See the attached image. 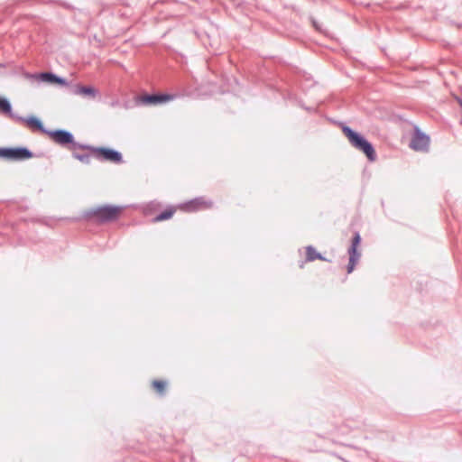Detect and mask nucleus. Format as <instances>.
<instances>
[{
    "instance_id": "1",
    "label": "nucleus",
    "mask_w": 462,
    "mask_h": 462,
    "mask_svg": "<svg viewBox=\"0 0 462 462\" xmlns=\"http://www.w3.org/2000/svg\"><path fill=\"white\" fill-rule=\"evenodd\" d=\"M342 132L353 147L364 152L370 162L376 160V152L373 144L368 142L362 134L354 131L347 125L342 126Z\"/></svg>"
},
{
    "instance_id": "2",
    "label": "nucleus",
    "mask_w": 462,
    "mask_h": 462,
    "mask_svg": "<svg viewBox=\"0 0 462 462\" xmlns=\"http://www.w3.org/2000/svg\"><path fill=\"white\" fill-rule=\"evenodd\" d=\"M121 210V207L105 205L89 209L85 213V217L87 218H94L100 223H106L116 220Z\"/></svg>"
},
{
    "instance_id": "3",
    "label": "nucleus",
    "mask_w": 462,
    "mask_h": 462,
    "mask_svg": "<svg viewBox=\"0 0 462 462\" xmlns=\"http://www.w3.org/2000/svg\"><path fill=\"white\" fill-rule=\"evenodd\" d=\"M80 149L91 152L94 157L100 162H109L116 164H120L124 162L122 153L112 148L96 147L87 144L80 145Z\"/></svg>"
},
{
    "instance_id": "4",
    "label": "nucleus",
    "mask_w": 462,
    "mask_h": 462,
    "mask_svg": "<svg viewBox=\"0 0 462 462\" xmlns=\"http://www.w3.org/2000/svg\"><path fill=\"white\" fill-rule=\"evenodd\" d=\"M47 135H49L54 143L72 150L80 149V145H86L85 143L75 142L74 135L68 130H49Z\"/></svg>"
},
{
    "instance_id": "5",
    "label": "nucleus",
    "mask_w": 462,
    "mask_h": 462,
    "mask_svg": "<svg viewBox=\"0 0 462 462\" xmlns=\"http://www.w3.org/2000/svg\"><path fill=\"white\" fill-rule=\"evenodd\" d=\"M0 157L8 161L19 162L34 157V154L26 147H3L0 148Z\"/></svg>"
},
{
    "instance_id": "6",
    "label": "nucleus",
    "mask_w": 462,
    "mask_h": 462,
    "mask_svg": "<svg viewBox=\"0 0 462 462\" xmlns=\"http://www.w3.org/2000/svg\"><path fill=\"white\" fill-rule=\"evenodd\" d=\"M361 243V236L359 232H355L354 236L352 238L351 245L347 250V253L349 254V262L347 265V273H351L356 263H358L361 253L357 250L358 245Z\"/></svg>"
},
{
    "instance_id": "7",
    "label": "nucleus",
    "mask_w": 462,
    "mask_h": 462,
    "mask_svg": "<svg viewBox=\"0 0 462 462\" xmlns=\"http://www.w3.org/2000/svg\"><path fill=\"white\" fill-rule=\"evenodd\" d=\"M430 145V137L416 128L415 134L411 141L410 147L415 151H427Z\"/></svg>"
},
{
    "instance_id": "8",
    "label": "nucleus",
    "mask_w": 462,
    "mask_h": 462,
    "mask_svg": "<svg viewBox=\"0 0 462 462\" xmlns=\"http://www.w3.org/2000/svg\"><path fill=\"white\" fill-rule=\"evenodd\" d=\"M16 121L21 122V123H25L30 128L34 129V130H39L42 133L46 134L49 131L48 129L44 128L42 121L39 118H37L36 116H32L29 117H23V116H18L16 117Z\"/></svg>"
},
{
    "instance_id": "9",
    "label": "nucleus",
    "mask_w": 462,
    "mask_h": 462,
    "mask_svg": "<svg viewBox=\"0 0 462 462\" xmlns=\"http://www.w3.org/2000/svg\"><path fill=\"white\" fill-rule=\"evenodd\" d=\"M211 205V201H207L204 198L200 197L185 203L182 208L187 211H196L201 208H209Z\"/></svg>"
},
{
    "instance_id": "10",
    "label": "nucleus",
    "mask_w": 462,
    "mask_h": 462,
    "mask_svg": "<svg viewBox=\"0 0 462 462\" xmlns=\"http://www.w3.org/2000/svg\"><path fill=\"white\" fill-rule=\"evenodd\" d=\"M174 96L168 94H152V95H145L143 97L142 101L146 105H156L161 104L166 101L172 100Z\"/></svg>"
},
{
    "instance_id": "11",
    "label": "nucleus",
    "mask_w": 462,
    "mask_h": 462,
    "mask_svg": "<svg viewBox=\"0 0 462 462\" xmlns=\"http://www.w3.org/2000/svg\"><path fill=\"white\" fill-rule=\"evenodd\" d=\"M70 91L74 95L88 96L92 98H95L98 94L97 90L91 86L75 85L71 87Z\"/></svg>"
},
{
    "instance_id": "12",
    "label": "nucleus",
    "mask_w": 462,
    "mask_h": 462,
    "mask_svg": "<svg viewBox=\"0 0 462 462\" xmlns=\"http://www.w3.org/2000/svg\"><path fill=\"white\" fill-rule=\"evenodd\" d=\"M317 259L330 262V260L327 259L321 254L318 253L312 245H308L306 247V261L313 262Z\"/></svg>"
},
{
    "instance_id": "13",
    "label": "nucleus",
    "mask_w": 462,
    "mask_h": 462,
    "mask_svg": "<svg viewBox=\"0 0 462 462\" xmlns=\"http://www.w3.org/2000/svg\"><path fill=\"white\" fill-rule=\"evenodd\" d=\"M0 112L8 115L11 118L16 121V117L18 116L15 114L12 113V106L10 101L5 97H0Z\"/></svg>"
},
{
    "instance_id": "14",
    "label": "nucleus",
    "mask_w": 462,
    "mask_h": 462,
    "mask_svg": "<svg viewBox=\"0 0 462 462\" xmlns=\"http://www.w3.org/2000/svg\"><path fill=\"white\" fill-rule=\"evenodd\" d=\"M174 212L175 210L173 208L165 209L153 218V222L167 220L173 216Z\"/></svg>"
},
{
    "instance_id": "15",
    "label": "nucleus",
    "mask_w": 462,
    "mask_h": 462,
    "mask_svg": "<svg viewBox=\"0 0 462 462\" xmlns=\"http://www.w3.org/2000/svg\"><path fill=\"white\" fill-rule=\"evenodd\" d=\"M39 79L42 82H46L49 84H54V80L56 79V74L52 72H42L39 74Z\"/></svg>"
},
{
    "instance_id": "16",
    "label": "nucleus",
    "mask_w": 462,
    "mask_h": 462,
    "mask_svg": "<svg viewBox=\"0 0 462 462\" xmlns=\"http://www.w3.org/2000/svg\"><path fill=\"white\" fill-rule=\"evenodd\" d=\"M72 156H73V158L79 160V162H81L84 164H89L91 162V155L88 153L73 152Z\"/></svg>"
},
{
    "instance_id": "17",
    "label": "nucleus",
    "mask_w": 462,
    "mask_h": 462,
    "mask_svg": "<svg viewBox=\"0 0 462 462\" xmlns=\"http://www.w3.org/2000/svg\"><path fill=\"white\" fill-rule=\"evenodd\" d=\"M152 386L160 394H163L165 393L166 383L164 381L154 380L152 382Z\"/></svg>"
},
{
    "instance_id": "18",
    "label": "nucleus",
    "mask_w": 462,
    "mask_h": 462,
    "mask_svg": "<svg viewBox=\"0 0 462 462\" xmlns=\"http://www.w3.org/2000/svg\"><path fill=\"white\" fill-rule=\"evenodd\" d=\"M54 84H59L60 86H69L67 80L61 77L56 75V79L54 80Z\"/></svg>"
},
{
    "instance_id": "19",
    "label": "nucleus",
    "mask_w": 462,
    "mask_h": 462,
    "mask_svg": "<svg viewBox=\"0 0 462 462\" xmlns=\"http://www.w3.org/2000/svg\"><path fill=\"white\" fill-rule=\"evenodd\" d=\"M458 103H459V105H460V106L462 108V99L461 98H458Z\"/></svg>"
}]
</instances>
